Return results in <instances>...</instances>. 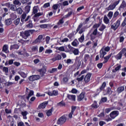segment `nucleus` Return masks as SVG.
I'll return each instance as SVG.
<instances>
[{"label": "nucleus", "instance_id": "f257e3e1", "mask_svg": "<svg viewBox=\"0 0 126 126\" xmlns=\"http://www.w3.org/2000/svg\"><path fill=\"white\" fill-rule=\"evenodd\" d=\"M100 26L101 23L99 22L98 24H95L93 26L91 30V31L90 32H91V31H93L92 33L90 34L91 40H94L95 38H96V36H97V37H100V36H102V35H103V33H101L98 31V28H99Z\"/></svg>", "mask_w": 126, "mask_h": 126}, {"label": "nucleus", "instance_id": "f03ea898", "mask_svg": "<svg viewBox=\"0 0 126 126\" xmlns=\"http://www.w3.org/2000/svg\"><path fill=\"white\" fill-rule=\"evenodd\" d=\"M34 32H35V30H29L28 31L21 32L20 35L24 39H27V37H29V36H30V33H31V34H32V33H34Z\"/></svg>", "mask_w": 126, "mask_h": 126}, {"label": "nucleus", "instance_id": "7ed1b4c3", "mask_svg": "<svg viewBox=\"0 0 126 126\" xmlns=\"http://www.w3.org/2000/svg\"><path fill=\"white\" fill-rule=\"evenodd\" d=\"M110 50H111V48L109 46H107L104 48H102L100 51V53H99L100 58L101 59H103L104 56L106 55L107 54L106 52H109Z\"/></svg>", "mask_w": 126, "mask_h": 126}, {"label": "nucleus", "instance_id": "20e7f679", "mask_svg": "<svg viewBox=\"0 0 126 126\" xmlns=\"http://www.w3.org/2000/svg\"><path fill=\"white\" fill-rule=\"evenodd\" d=\"M68 48L75 56H78L79 55V49L72 47L70 44L68 45Z\"/></svg>", "mask_w": 126, "mask_h": 126}, {"label": "nucleus", "instance_id": "39448f33", "mask_svg": "<svg viewBox=\"0 0 126 126\" xmlns=\"http://www.w3.org/2000/svg\"><path fill=\"white\" fill-rule=\"evenodd\" d=\"M120 25H121V20H118L116 23L111 26V29L116 31V30L120 27Z\"/></svg>", "mask_w": 126, "mask_h": 126}, {"label": "nucleus", "instance_id": "423d86ee", "mask_svg": "<svg viewBox=\"0 0 126 126\" xmlns=\"http://www.w3.org/2000/svg\"><path fill=\"white\" fill-rule=\"evenodd\" d=\"M126 52V48H123L122 50L116 56H115V59L117 60H121L123 54H125Z\"/></svg>", "mask_w": 126, "mask_h": 126}, {"label": "nucleus", "instance_id": "0eeeda50", "mask_svg": "<svg viewBox=\"0 0 126 126\" xmlns=\"http://www.w3.org/2000/svg\"><path fill=\"white\" fill-rule=\"evenodd\" d=\"M66 122V117L64 116L60 117L57 121V125H63Z\"/></svg>", "mask_w": 126, "mask_h": 126}, {"label": "nucleus", "instance_id": "6e6552de", "mask_svg": "<svg viewBox=\"0 0 126 126\" xmlns=\"http://www.w3.org/2000/svg\"><path fill=\"white\" fill-rule=\"evenodd\" d=\"M27 15L26 13H24L21 15V21L22 22H27L30 19V16H28L26 18Z\"/></svg>", "mask_w": 126, "mask_h": 126}, {"label": "nucleus", "instance_id": "1a4fd4ad", "mask_svg": "<svg viewBox=\"0 0 126 126\" xmlns=\"http://www.w3.org/2000/svg\"><path fill=\"white\" fill-rule=\"evenodd\" d=\"M26 92H27L28 94V95L27 96V99L29 101V99H30V97H32L33 95H34V91L30 90L28 88H26Z\"/></svg>", "mask_w": 126, "mask_h": 126}, {"label": "nucleus", "instance_id": "9d476101", "mask_svg": "<svg viewBox=\"0 0 126 126\" xmlns=\"http://www.w3.org/2000/svg\"><path fill=\"white\" fill-rule=\"evenodd\" d=\"M40 77L39 75H33L30 76L29 77V80L30 81H35V80H38V79H40Z\"/></svg>", "mask_w": 126, "mask_h": 126}, {"label": "nucleus", "instance_id": "9b49d317", "mask_svg": "<svg viewBox=\"0 0 126 126\" xmlns=\"http://www.w3.org/2000/svg\"><path fill=\"white\" fill-rule=\"evenodd\" d=\"M111 119H115L116 117L119 116V111H113L109 115Z\"/></svg>", "mask_w": 126, "mask_h": 126}, {"label": "nucleus", "instance_id": "f8f14e48", "mask_svg": "<svg viewBox=\"0 0 126 126\" xmlns=\"http://www.w3.org/2000/svg\"><path fill=\"white\" fill-rule=\"evenodd\" d=\"M47 94L49 96H58L59 92L56 90H54L52 92L48 91Z\"/></svg>", "mask_w": 126, "mask_h": 126}, {"label": "nucleus", "instance_id": "ddd939ff", "mask_svg": "<svg viewBox=\"0 0 126 126\" xmlns=\"http://www.w3.org/2000/svg\"><path fill=\"white\" fill-rule=\"evenodd\" d=\"M91 73H88L85 77H84V81L85 83H88L89 81H90V78H91Z\"/></svg>", "mask_w": 126, "mask_h": 126}, {"label": "nucleus", "instance_id": "4468645a", "mask_svg": "<svg viewBox=\"0 0 126 126\" xmlns=\"http://www.w3.org/2000/svg\"><path fill=\"white\" fill-rule=\"evenodd\" d=\"M43 14V12H39L35 14L33 17V21H34V22H36V21H38V17H39V16H42Z\"/></svg>", "mask_w": 126, "mask_h": 126}, {"label": "nucleus", "instance_id": "2eb2a0df", "mask_svg": "<svg viewBox=\"0 0 126 126\" xmlns=\"http://www.w3.org/2000/svg\"><path fill=\"white\" fill-rule=\"evenodd\" d=\"M38 72H40V75L41 76H44L45 73H46V72L47 71L46 68L45 67H43L41 69H39L37 70Z\"/></svg>", "mask_w": 126, "mask_h": 126}, {"label": "nucleus", "instance_id": "dca6fc26", "mask_svg": "<svg viewBox=\"0 0 126 126\" xmlns=\"http://www.w3.org/2000/svg\"><path fill=\"white\" fill-rule=\"evenodd\" d=\"M126 7V1L123 0L119 8V10H121V9H125Z\"/></svg>", "mask_w": 126, "mask_h": 126}, {"label": "nucleus", "instance_id": "f3484780", "mask_svg": "<svg viewBox=\"0 0 126 126\" xmlns=\"http://www.w3.org/2000/svg\"><path fill=\"white\" fill-rule=\"evenodd\" d=\"M48 105V102L45 101L43 102L42 103L40 104L38 106L39 109H45L46 108V106Z\"/></svg>", "mask_w": 126, "mask_h": 126}, {"label": "nucleus", "instance_id": "a211bd4d", "mask_svg": "<svg viewBox=\"0 0 126 126\" xmlns=\"http://www.w3.org/2000/svg\"><path fill=\"white\" fill-rule=\"evenodd\" d=\"M2 52L5 53V54H8L9 51H8V46L7 45H4L2 47Z\"/></svg>", "mask_w": 126, "mask_h": 126}, {"label": "nucleus", "instance_id": "6ab92c4d", "mask_svg": "<svg viewBox=\"0 0 126 126\" xmlns=\"http://www.w3.org/2000/svg\"><path fill=\"white\" fill-rule=\"evenodd\" d=\"M91 61V58H90V56L88 54H85L84 55V62L86 63H87L88 61Z\"/></svg>", "mask_w": 126, "mask_h": 126}, {"label": "nucleus", "instance_id": "aec40b11", "mask_svg": "<svg viewBox=\"0 0 126 126\" xmlns=\"http://www.w3.org/2000/svg\"><path fill=\"white\" fill-rule=\"evenodd\" d=\"M52 60L53 62H56V61H60V60H62V56L60 54H57L56 56Z\"/></svg>", "mask_w": 126, "mask_h": 126}, {"label": "nucleus", "instance_id": "412c9836", "mask_svg": "<svg viewBox=\"0 0 126 126\" xmlns=\"http://www.w3.org/2000/svg\"><path fill=\"white\" fill-rule=\"evenodd\" d=\"M67 98L69 100H71V101H73L74 102L75 101L76 96L75 95L68 94Z\"/></svg>", "mask_w": 126, "mask_h": 126}, {"label": "nucleus", "instance_id": "4be33fe9", "mask_svg": "<svg viewBox=\"0 0 126 126\" xmlns=\"http://www.w3.org/2000/svg\"><path fill=\"white\" fill-rule=\"evenodd\" d=\"M92 109H97L99 107V105L98 103H97V101H94L93 104L91 106Z\"/></svg>", "mask_w": 126, "mask_h": 126}, {"label": "nucleus", "instance_id": "5701e85b", "mask_svg": "<svg viewBox=\"0 0 126 126\" xmlns=\"http://www.w3.org/2000/svg\"><path fill=\"white\" fill-rule=\"evenodd\" d=\"M9 7L10 9L13 11H16V9L17 8V7L15 4H10L9 5Z\"/></svg>", "mask_w": 126, "mask_h": 126}, {"label": "nucleus", "instance_id": "b1692460", "mask_svg": "<svg viewBox=\"0 0 126 126\" xmlns=\"http://www.w3.org/2000/svg\"><path fill=\"white\" fill-rule=\"evenodd\" d=\"M38 10H39V7L38 6H34L32 9V13L33 14H37L38 13Z\"/></svg>", "mask_w": 126, "mask_h": 126}, {"label": "nucleus", "instance_id": "393cba45", "mask_svg": "<svg viewBox=\"0 0 126 126\" xmlns=\"http://www.w3.org/2000/svg\"><path fill=\"white\" fill-rule=\"evenodd\" d=\"M124 90H125V87L121 86L117 88L116 91L118 94H120V93H122Z\"/></svg>", "mask_w": 126, "mask_h": 126}, {"label": "nucleus", "instance_id": "a878e982", "mask_svg": "<svg viewBox=\"0 0 126 126\" xmlns=\"http://www.w3.org/2000/svg\"><path fill=\"white\" fill-rule=\"evenodd\" d=\"M112 56V54H109L107 56H106L104 58V61L103 62V63H108V61L110 59V58H111Z\"/></svg>", "mask_w": 126, "mask_h": 126}, {"label": "nucleus", "instance_id": "bb28decb", "mask_svg": "<svg viewBox=\"0 0 126 126\" xmlns=\"http://www.w3.org/2000/svg\"><path fill=\"white\" fill-rule=\"evenodd\" d=\"M116 8V7L113 4H110L107 8H106L107 10L108 11L110 10H114Z\"/></svg>", "mask_w": 126, "mask_h": 126}, {"label": "nucleus", "instance_id": "cd10ccee", "mask_svg": "<svg viewBox=\"0 0 126 126\" xmlns=\"http://www.w3.org/2000/svg\"><path fill=\"white\" fill-rule=\"evenodd\" d=\"M78 44H79V42H78V40H77V39H74V40L71 43L72 46H73V47H77L78 46Z\"/></svg>", "mask_w": 126, "mask_h": 126}, {"label": "nucleus", "instance_id": "c85d7f7f", "mask_svg": "<svg viewBox=\"0 0 126 126\" xmlns=\"http://www.w3.org/2000/svg\"><path fill=\"white\" fill-rule=\"evenodd\" d=\"M13 3L15 5H18L20 6L21 5V2H20V0H14L13 1Z\"/></svg>", "mask_w": 126, "mask_h": 126}, {"label": "nucleus", "instance_id": "c756f323", "mask_svg": "<svg viewBox=\"0 0 126 126\" xmlns=\"http://www.w3.org/2000/svg\"><path fill=\"white\" fill-rule=\"evenodd\" d=\"M13 49H15V50H18V49H19V46L17 44L11 45L10 50H13Z\"/></svg>", "mask_w": 126, "mask_h": 126}, {"label": "nucleus", "instance_id": "7c9ffc66", "mask_svg": "<svg viewBox=\"0 0 126 126\" xmlns=\"http://www.w3.org/2000/svg\"><path fill=\"white\" fill-rule=\"evenodd\" d=\"M121 67H122V65L121 64L118 65L117 67H115V69L112 70V72H117V71H119L120 69H121Z\"/></svg>", "mask_w": 126, "mask_h": 126}, {"label": "nucleus", "instance_id": "2f4dec72", "mask_svg": "<svg viewBox=\"0 0 126 126\" xmlns=\"http://www.w3.org/2000/svg\"><path fill=\"white\" fill-rule=\"evenodd\" d=\"M103 21L105 24H109V22H110V20L108 18L106 15H104L103 18Z\"/></svg>", "mask_w": 126, "mask_h": 126}, {"label": "nucleus", "instance_id": "473e14b6", "mask_svg": "<svg viewBox=\"0 0 126 126\" xmlns=\"http://www.w3.org/2000/svg\"><path fill=\"white\" fill-rule=\"evenodd\" d=\"M113 110H116V107H110L109 108L106 109L105 113H106V114H109V112H110V111H112Z\"/></svg>", "mask_w": 126, "mask_h": 126}, {"label": "nucleus", "instance_id": "72a5a7b5", "mask_svg": "<svg viewBox=\"0 0 126 126\" xmlns=\"http://www.w3.org/2000/svg\"><path fill=\"white\" fill-rule=\"evenodd\" d=\"M64 21H63V18L60 19L59 22H58V25L59 26V27H62V25L63 24V23Z\"/></svg>", "mask_w": 126, "mask_h": 126}, {"label": "nucleus", "instance_id": "f704fd0d", "mask_svg": "<svg viewBox=\"0 0 126 126\" xmlns=\"http://www.w3.org/2000/svg\"><path fill=\"white\" fill-rule=\"evenodd\" d=\"M10 17H11V18H10V19L11 20L12 19V20H14V19H16V18H17V16L16 15V14H15V13H12L10 14Z\"/></svg>", "mask_w": 126, "mask_h": 126}, {"label": "nucleus", "instance_id": "c9c22d12", "mask_svg": "<svg viewBox=\"0 0 126 126\" xmlns=\"http://www.w3.org/2000/svg\"><path fill=\"white\" fill-rule=\"evenodd\" d=\"M84 98V94L81 93L78 96V101H81Z\"/></svg>", "mask_w": 126, "mask_h": 126}, {"label": "nucleus", "instance_id": "e433bc0d", "mask_svg": "<svg viewBox=\"0 0 126 126\" xmlns=\"http://www.w3.org/2000/svg\"><path fill=\"white\" fill-rule=\"evenodd\" d=\"M5 23L6 25H10L11 23H12V21H11V19H8L5 20Z\"/></svg>", "mask_w": 126, "mask_h": 126}, {"label": "nucleus", "instance_id": "4c0bfd02", "mask_svg": "<svg viewBox=\"0 0 126 126\" xmlns=\"http://www.w3.org/2000/svg\"><path fill=\"white\" fill-rule=\"evenodd\" d=\"M20 23V18H18L17 19L13 21L14 24L16 25V26H17L18 24Z\"/></svg>", "mask_w": 126, "mask_h": 126}, {"label": "nucleus", "instance_id": "58836bf2", "mask_svg": "<svg viewBox=\"0 0 126 126\" xmlns=\"http://www.w3.org/2000/svg\"><path fill=\"white\" fill-rule=\"evenodd\" d=\"M27 28H29V29H31V28H33V24H32V21H30L29 23L26 26Z\"/></svg>", "mask_w": 126, "mask_h": 126}, {"label": "nucleus", "instance_id": "ea45409f", "mask_svg": "<svg viewBox=\"0 0 126 126\" xmlns=\"http://www.w3.org/2000/svg\"><path fill=\"white\" fill-rule=\"evenodd\" d=\"M13 60H9L8 61H6L5 63V65H8L12 64L13 63Z\"/></svg>", "mask_w": 126, "mask_h": 126}, {"label": "nucleus", "instance_id": "a19ab883", "mask_svg": "<svg viewBox=\"0 0 126 126\" xmlns=\"http://www.w3.org/2000/svg\"><path fill=\"white\" fill-rule=\"evenodd\" d=\"M68 82V78H67V77H65L63 78L62 80L63 83L64 84H66V83H67Z\"/></svg>", "mask_w": 126, "mask_h": 126}, {"label": "nucleus", "instance_id": "79ce46f5", "mask_svg": "<svg viewBox=\"0 0 126 126\" xmlns=\"http://www.w3.org/2000/svg\"><path fill=\"white\" fill-rule=\"evenodd\" d=\"M105 29H106V26L104 24H102V25H101V26H100V27L98 29V30L99 31H101V32H103V31H104V30H105Z\"/></svg>", "mask_w": 126, "mask_h": 126}, {"label": "nucleus", "instance_id": "37998d69", "mask_svg": "<svg viewBox=\"0 0 126 126\" xmlns=\"http://www.w3.org/2000/svg\"><path fill=\"white\" fill-rule=\"evenodd\" d=\"M112 93H113V91L111 89V88H109V87L107 88L106 89V94H109V95H111Z\"/></svg>", "mask_w": 126, "mask_h": 126}, {"label": "nucleus", "instance_id": "c03bdc74", "mask_svg": "<svg viewBox=\"0 0 126 126\" xmlns=\"http://www.w3.org/2000/svg\"><path fill=\"white\" fill-rule=\"evenodd\" d=\"M57 105L58 106H59V107H64V106H65V103H64L63 101H62L58 103Z\"/></svg>", "mask_w": 126, "mask_h": 126}, {"label": "nucleus", "instance_id": "a18cd8bd", "mask_svg": "<svg viewBox=\"0 0 126 126\" xmlns=\"http://www.w3.org/2000/svg\"><path fill=\"white\" fill-rule=\"evenodd\" d=\"M119 14V11H116L114 13V15H113L112 19H116V18H117V17H118Z\"/></svg>", "mask_w": 126, "mask_h": 126}, {"label": "nucleus", "instance_id": "49530a36", "mask_svg": "<svg viewBox=\"0 0 126 126\" xmlns=\"http://www.w3.org/2000/svg\"><path fill=\"white\" fill-rule=\"evenodd\" d=\"M52 112H53V109H49L46 112V115L48 117L52 115Z\"/></svg>", "mask_w": 126, "mask_h": 126}, {"label": "nucleus", "instance_id": "de8ad7c7", "mask_svg": "<svg viewBox=\"0 0 126 126\" xmlns=\"http://www.w3.org/2000/svg\"><path fill=\"white\" fill-rule=\"evenodd\" d=\"M113 12L112 11H109L108 14H107V16L109 18V19H112V18L113 17Z\"/></svg>", "mask_w": 126, "mask_h": 126}, {"label": "nucleus", "instance_id": "09e8293b", "mask_svg": "<svg viewBox=\"0 0 126 126\" xmlns=\"http://www.w3.org/2000/svg\"><path fill=\"white\" fill-rule=\"evenodd\" d=\"M84 79V75H82L81 77H77L76 80L78 81V82H80Z\"/></svg>", "mask_w": 126, "mask_h": 126}, {"label": "nucleus", "instance_id": "8fccbe9b", "mask_svg": "<svg viewBox=\"0 0 126 126\" xmlns=\"http://www.w3.org/2000/svg\"><path fill=\"white\" fill-rule=\"evenodd\" d=\"M52 53H53L52 49H46L45 52V54H46V55H50V54H52Z\"/></svg>", "mask_w": 126, "mask_h": 126}, {"label": "nucleus", "instance_id": "3c124183", "mask_svg": "<svg viewBox=\"0 0 126 126\" xmlns=\"http://www.w3.org/2000/svg\"><path fill=\"white\" fill-rule=\"evenodd\" d=\"M31 8V7L29 5H27L25 7V10L26 12H27V13H28V12H29V11H30Z\"/></svg>", "mask_w": 126, "mask_h": 126}, {"label": "nucleus", "instance_id": "603ef678", "mask_svg": "<svg viewBox=\"0 0 126 126\" xmlns=\"http://www.w3.org/2000/svg\"><path fill=\"white\" fill-rule=\"evenodd\" d=\"M36 100V97L35 96H32L31 98L30 101L29 102L30 105H31L32 104V102H34Z\"/></svg>", "mask_w": 126, "mask_h": 126}, {"label": "nucleus", "instance_id": "864d4df0", "mask_svg": "<svg viewBox=\"0 0 126 126\" xmlns=\"http://www.w3.org/2000/svg\"><path fill=\"white\" fill-rule=\"evenodd\" d=\"M16 11H17V13H18V14H22V9L20 7L17 8V9L16 10Z\"/></svg>", "mask_w": 126, "mask_h": 126}, {"label": "nucleus", "instance_id": "5fc2aeb1", "mask_svg": "<svg viewBox=\"0 0 126 126\" xmlns=\"http://www.w3.org/2000/svg\"><path fill=\"white\" fill-rule=\"evenodd\" d=\"M105 87H106V82H104L101 86L100 87V90L102 91V90H104V89L105 88Z\"/></svg>", "mask_w": 126, "mask_h": 126}, {"label": "nucleus", "instance_id": "6e6d98bb", "mask_svg": "<svg viewBox=\"0 0 126 126\" xmlns=\"http://www.w3.org/2000/svg\"><path fill=\"white\" fill-rule=\"evenodd\" d=\"M19 73L21 75V76H22V77H23L24 78H25V77L27 76V75L23 72H20Z\"/></svg>", "mask_w": 126, "mask_h": 126}, {"label": "nucleus", "instance_id": "4d7b16f0", "mask_svg": "<svg viewBox=\"0 0 126 126\" xmlns=\"http://www.w3.org/2000/svg\"><path fill=\"white\" fill-rule=\"evenodd\" d=\"M72 14V11H70L68 13V14L65 16H63V18H67L68 17H69L70 15Z\"/></svg>", "mask_w": 126, "mask_h": 126}, {"label": "nucleus", "instance_id": "13d9d810", "mask_svg": "<svg viewBox=\"0 0 126 126\" xmlns=\"http://www.w3.org/2000/svg\"><path fill=\"white\" fill-rule=\"evenodd\" d=\"M107 97H102L100 100V103H105V102H107Z\"/></svg>", "mask_w": 126, "mask_h": 126}, {"label": "nucleus", "instance_id": "bf43d9fd", "mask_svg": "<svg viewBox=\"0 0 126 126\" xmlns=\"http://www.w3.org/2000/svg\"><path fill=\"white\" fill-rule=\"evenodd\" d=\"M79 41L82 43L84 41V34H82L80 38H79Z\"/></svg>", "mask_w": 126, "mask_h": 126}, {"label": "nucleus", "instance_id": "052dcab7", "mask_svg": "<svg viewBox=\"0 0 126 126\" xmlns=\"http://www.w3.org/2000/svg\"><path fill=\"white\" fill-rule=\"evenodd\" d=\"M82 26H83V24L82 23L80 24V25L78 26L77 30H76V32H78L79 30H81V28H82Z\"/></svg>", "mask_w": 126, "mask_h": 126}, {"label": "nucleus", "instance_id": "680f3d73", "mask_svg": "<svg viewBox=\"0 0 126 126\" xmlns=\"http://www.w3.org/2000/svg\"><path fill=\"white\" fill-rule=\"evenodd\" d=\"M41 42L38 38H36L34 41L32 42V44L33 45H36V44H38V43H40Z\"/></svg>", "mask_w": 126, "mask_h": 126}, {"label": "nucleus", "instance_id": "e2e57ef3", "mask_svg": "<svg viewBox=\"0 0 126 126\" xmlns=\"http://www.w3.org/2000/svg\"><path fill=\"white\" fill-rule=\"evenodd\" d=\"M39 27H40V28H43V29H45L48 28V25H47V24H42V25H40L39 26Z\"/></svg>", "mask_w": 126, "mask_h": 126}, {"label": "nucleus", "instance_id": "0e129e2a", "mask_svg": "<svg viewBox=\"0 0 126 126\" xmlns=\"http://www.w3.org/2000/svg\"><path fill=\"white\" fill-rule=\"evenodd\" d=\"M32 50L33 52L38 51V46H34L32 47Z\"/></svg>", "mask_w": 126, "mask_h": 126}, {"label": "nucleus", "instance_id": "69168bd1", "mask_svg": "<svg viewBox=\"0 0 126 126\" xmlns=\"http://www.w3.org/2000/svg\"><path fill=\"white\" fill-rule=\"evenodd\" d=\"M58 7H59V4H55L53 5L52 8L54 10H57V9H58Z\"/></svg>", "mask_w": 126, "mask_h": 126}, {"label": "nucleus", "instance_id": "338daca9", "mask_svg": "<svg viewBox=\"0 0 126 126\" xmlns=\"http://www.w3.org/2000/svg\"><path fill=\"white\" fill-rule=\"evenodd\" d=\"M3 71H4L5 73H7V72H8V67H3Z\"/></svg>", "mask_w": 126, "mask_h": 126}, {"label": "nucleus", "instance_id": "774afa93", "mask_svg": "<svg viewBox=\"0 0 126 126\" xmlns=\"http://www.w3.org/2000/svg\"><path fill=\"white\" fill-rule=\"evenodd\" d=\"M18 126H25V125H24V123L20 122L18 123Z\"/></svg>", "mask_w": 126, "mask_h": 126}]
</instances>
